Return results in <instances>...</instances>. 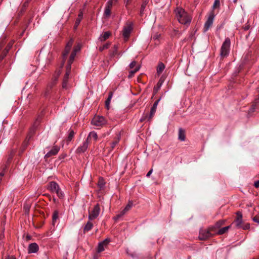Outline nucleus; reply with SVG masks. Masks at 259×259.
<instances>
[{
  "label": "nucleus",
  "mask_w": 259,
  "mask_h": 259,
  "mask_svg": "<svg viewBox=\"0 0 259 259\" xmlns=\"http://www.w3.org/2000/svg\"><path fill=\"white\" fill-rule=\"evenodd\" d=\"M230 44V39L229 37L226 38L221 47L220 52V55L221 58H224L229 55Z\"/></svg>",
  "instance_id": "obj_5"
},
{
  "label": "nucleus",
  "mask_w": 259,
  "mask_h": 259,
  "mask_svg": "<svg viewBox=\"0 0 259 259\" xmlns=\"http://www.w3.org/2000/svg\"><path fill=\"white\" fill-rule=\"evenodd\" d=\"M176 17L182 24L188 26L192 21V17L184 9L181 8H177L175 10Z\"/></svg>",
  "instance_id": "obj_1"
},
{
  "label": "nucleus",
  "mask_w": 259,
  "mask_h": 259,
  "mask_svg": "<svg viewBox=\"0 0 259 259\" xmlns=\"http://www.w3.org/2000/svg\"><path fill=\"white\" fill-rule=\"evenodd\" d=\"M136 64H137V62L135 61H132L130 65H129V67L131 69H133L134 67L136 66Z\"/></svg>",
  "instance_id": "obj_47"
},
{
  "label": "nucleus",
  "mask_w": 259,
  "mask_h": 259,
  "mask_svg": "<svg viewBox=\"0 0 259 259\" xmlns=\"http://www.w3.org/2000/svg\"><path fill=\"white\" fill-rule=\"evenodd\" d=\"M110 45H111L110 42H107V43L104 44V45H103L102 46L100 47L99 48V50L100 52H102L104 50L108 49L109 48V47L110 46Z\"/></svg>",
  "instance_id": "obj_41"
},
{
  "label": "nucleus",
  "mask_w": 259,
  "mask_h": 259,
  "mask_svg": "<svg viewBox=\"0 0 259 259\" xmlns=\"http://www.w3.org/2000/svg\"><path fill=\"white\" fill-rule=\"evenodd\" d=\"M60 150V147L58 146H54L52 149L49 151L47 154H46L45 157L49 158L52 156L56 155L58 154V152Z\"/></svg>",
  "instance_id": "obj_16"
},
{
  "label": "nucleus",
  "mask_w": 259,
  "mask_h": 259,
  "mask_svg": "<svg viewBox=\"0 0 259 259\" xmlns=\"http://www.w3.org/2000/svg\"><path fill=\"white\" fill-rule=\"evenodd\" d=\"M133 30V23L132 22H127L125 26H124L122 30V35L125 39H128L130 36L131 31Z\"/></svg>",
  "instance_id": "obj_11"
},
{
  "label": "nucleus",
  "mask_w": 259,
  "mask_h": 259,
  "mask_svg": "<svg viewBox=\"0 0 259 259\" xmlns=\"http://www.w3.org/2000/svg\"><path fill=\"white\" fill-rule=\"evenodd\" d=\"M225 222H226L225 220H219L214 224V225L215 226V228H218V230H219L220 229V228L223 225H224Z\"/></svg>",
  "instance_id": "obj_37"
},
{
  "label": "nucleus",
  "mask_w": 259,
  "mask_h": 259,
  "mask_svg": "<svg viewBox=\"0 0 259 259\" xmlns=\"http://www.w3.org/2000/svg\"><path fill=\"white\" fill-rule=\"evenodd\" d=\"M75 56H76V55H75L74 53H71L70 55L69 59L68 61V62L70 64H72L73 63V62L74 61V58Z\"/></svg>",
  "instance_id": "obj_44"
},
{
  "label": "nucleus",
  "mask_w": 259,
  "mask_h": 259,
  "mask_svg": "<svg viewBox=\"0 0 259 259\" xmlns=\"http://www.w3.org/2000/svg\"><path fill=\"white\" fill-rule=\"evenodd\" d=\"M160 34H158V33H156L153 35L152 38L154 40L158 41V39H159V38L160 37Z\"/></svg>",
  "instance_id": "obj_48"
},
{
  "label": "nucleus",
  "mask_w": 259,
  "mask_h": 259,
  "mask_svg": "<svg viewBox=\"0 0 259 259\" xmlns=\"http://www.w3.org/2000/svg\"><path fill=\"white\" fill-rule=\"evenodd\" d=\"M58 218V210H56L53 212V215H52V223L54 225L56 223L57 220Z\"/></svg>",
  "instance_id": "obj_39"
},
{
  "label": "nucleus",
  "mask_w": 259,
  "mask_h": 259,
  "mask_svg": "<svg viewBox=\"0 0 259 259\" xmlns=\"http://www.w3.org/2000/svg\"><path fill=\"white\" fill-rule=\"evenodd\" d=\"M89 142L86 140L83 142L82 144L79 146L76 150L77 154H81L84 153L88 149Z\"/></svg>",
  "instance_id": "obj_17"
},
{
  "label": "nucleus",
  "mask_w": 259,
  "mask_h": 259,
  "mask_svg": "<svg viewBox=\"0 0 259 259\" xmlns=\"http://www.w3.org/2000/svg\"><path fill=\"white\" fill-rule=\"evenodd\" d=\"M71 64L68 62L67 65L66 67V73H70Z\"/></svg>",
  "instance_id": "obj_46"
},
{
  "label": "nucleus",
  "mask_w": 259,
  "mask_h": 259,
  "mask_svg": "<svg viewBox=\"0 0 259 259\" xmlns=\"http://www.w3.org/2000/svg\"><path fill=\"white\" fill-rule=\"evenodd\" d=\"M111 35V33L110 31H106L102 34L99 38V39L103 42L106 40Z\"/></svg>",
  "instance_id": "obj_23"
},
{
  "label": "nucleus",
  "mask_w": 259,
  "mask_h": 259,
  "mask_svg": "<svg viewBox=\"0 0 259 259\" xmlns=\"http://www.w3.org/2000/svg\"><path fill=\"white\" fill-rule=\"evenodd\" d=\"M9 51V49H5L0 56V61H2L6 56L7 53Z\"/></svg>",
  "instance_id": "obj_43"
},
{
  "label": "nucleus",
  "mask_w": 259,
  "mask_h": 259,
  "mask_svg": "<svg viewBox=\"0 0 259 259\" xmlns=\"http://www.w3.org/2000/svg\"><path fill=\"white\" fill-rule=\"evenodd\" d=\"M120 133L121 132H119L116 134V137L114 138L113 141L111 143V144H110L111 146L110 148V149L109 150L110 152L111 151H112L114 149V148L117 146V145L118 144L119 142L120 141V139H121V133Z\"/></svg>",
  "instance_id": "obj_14"
},
{
  "label": "nucleus",
  "mask_w": 259,
  "mask_h": 259,
  "mask_svg": "<svg viewBox=\"0 0 259 259\" xmlns=\"http://www.w3.org/2000/svg\"><path fill=\"white\" fill-rule=\"evenodd\" d=\"M163 83V81L160 79L159 80L158 82L157 83L156 85L154 86L153 90V96L155 95L160 88H161L162 84Z\"/></svg>",
  "instance_id": "obj_25"
},
{
  "label": "nucleus",
  "mask_w": 259,
  "mask_h": 259,
  "mask_svg": "<svg viewBox=\"0 0 259 259\" xmlns=\"http://www.w3.org/2000/svg\"><path fill=\"white\" fill-rule=\"evenodd\" d=\"M215 17V14L213 10L210 11L209 14V16L205 22L204 25V32H206L212 26L213 21Z\"/></svg>",
  "instance_id": "obj_7"
},
{
  "label": "nucleus",
  "mask_w": 259,
  "mask_h": 259,
  "mask_svg": "<svg viewBox=\"0 0 259 259\" xmlns=\"http://www.w3.org/2000/svg\"><path fill=\"white\" fill-rule=\"evenodd\" d=\"M250 26L249 25H246L244 27H243V29L244 30H247L249 29Z\"/></svg>",
  "instance_id": "obj_57"
},
{
  "label": "nucleus",
  "mask_w": 259,
  "mask_h": 259,
  "mask_svg": "<svg viewBox=\"0 0 259 259\" xmlns=\"http://www.w3.org/2000/svg\"><path fill=\"white\" fill-rule=\"evenodd\" d=\"M133 205L132 201H128V204L126 205L125 207L122 210L123 213H125L127 211L131 209Z\"/></svg>",
  "instance_id": "obj_38"
},
{
  "label": "nucleus",
  "mask_w": 259,
  "mask_h": 259,
  "mask_svg": "<svg viewBox=\"0 0 259 259\" xmlns=\"http://www.w3.org/2000/svg\"><path fill=\"white\" fill-rule=\"evenodd\" d=\"M152 171H153V169H152V168H151V169H150V170L148 172V173H147V175H146V176H147V177H149L151 175V174H152Z\"/></svg>",
  "instance_id": "obj_55"
},
{
  "label": "nucleus",
  "mask_w": 259,
  "mask_h": 259,
  "mask_svg": "<svg viewBox=\"0 0 259 259\" xmlns=\"http://www.w3.org/2000/svg\"><path fill=\"white\" fill-rule=\"evenodd\" d=\"M258 103H259V99L257 98H255L253 102H252L251 107L250 108V109L248 110V114H251L255 111Z\"/></svg>",
  "instance_id": "obj_20"
},
{
  "label": "nucleus",
  "mask_w": 259,
  "mask_h": 259,
  "mask_svg": "<svg viewBox=\"0 0 259 259\" xmlns=\"http://www.w3.org/2000/svg\"><path fill=\"white\" fill-rule=\"evenodd\" d=\"M82 18H83V12L82 11H80L78 15L77 18L75 20V24L74 26V29H76V28L78 27V26L80 24V21H81Z\"/></svg>",
  "instance_id": "obj_28"
},
{
  "label": "nucleus",
  "mask_w": 259,
  "mask_h": 259,
  "mask_svg": "<svg viewBox=\"0 0 259 259\" xmlns=\"http://www.w3.org/2000/svg\"><path fill=\"white\" fill-rule=\"evenodd\" d=\"M100 211L101 209L100 204L97 203L94 206L93 209L89 212L88 217L89 220L92 221L97 219L99 215Z\"/></svg>",
  "instance_id": "obj_6"
},
{
  "label": "nucleus",
  "mask_w": 259,
  "mask_h": 259,
  "mask_svg": "<svg viewBox=\"0 0 259 259\" xmlns=\"http://www.w3.org/2000/svg\"><path fill=\"white\" fill-rule=\"evenodd\" d=\"M11 47V45L9 44L5 49H9V50H10Z\"/></svg>",
  "instance_id": "obj_61"
},
{
  "label": "nucleus",
  "mask_w": 259,
  "mask_h": 259,
  "mask_svg": "<svg viewBox=\"0 0 259 259\" xmlns=\"http://www.w3.org/2000/svg\"><path fill=\"white\" fill-rule=\"evenodd\" d=\"M164 68H165L164 64L162 62L159 63L158 64V65L157 67V69H156L157 74H161L162 73V72L163 71V70L164 69Z\"/></svg>",
  "instance_id": "obj_34"
},
{
  "label": "nucleus",
  "mask_w": 259,
  "mask_h": 259,
  "mask_svg": "<svg viewBox=\"0 0 259 259\" xmlns=\"http://www.w3.org/2000/svg\"><path fill=\"white\" fill-rule=\"evenodd\" d=\"M14 155V153L13 152H11V154L9 155V157L7 161V164L4 165L2 167V171H0V177H3L5 175V171L8 168V165L10 164L11 161L12 160L13 157Z\"/></svg>",
  "instance_id": "obj_15"
},
{
  "label": "nucleus",
  "mask_w": 259,
  "mask_h": 259,
  "mask_svg": "<svg viewBox=\"0 0 259 259\" xmlns=\"http://www.w3.org/2000/svg\"><path fill=\"white\" fill-rule=\"evenodd\" d=\"M39 249L38 245L36 243L30 244L28 247V253H36Z\"/></svg>",
  "instance_id": "obj_18"
},
{
  "label": "nucleus",
  "mask_w": 259,
  "mask_h": 259,
  "mask_svg": "<svg viewBox=\"0 0 259 259\" xmlns=\"http://www.w3.org/2000/svg\"><path fill=\"white\" fill-rule=\"evenodd\" d=\"M31 236L29 235H27L26 237V241H29L31 239Z\"/></svg>",
  "instance_id": "obj_59"
},
{
  "label": "nucleus",
  "mask_w": 259,
  "mask_h": 259,
  "mask_svg": "<svg viewBox=\"0 0 259 259\" xmlns=\"http://www.w3.org/2000/svg\"><path fill=\"white\" fill-rule=\"evenodd\" d=\"M254 186L255 188H258L259 187V180L254 182Z\"/></svg>",
  "instance_id": "obj_53"
},
{
  "label": "nucleus",
  "mask_w": 259,
  "mask_h": 259,
  "mask_svg": "<svg viewBox=\"0 0 259 259\" xmlns=\"http://www.w3.org/2000/svg\"><path fill=\"white\" fill-rule=\"evenodd\" d=\"M113 5L110 2H107L105 8L104 16L106 17H109L111 13V9Z\"/></svg>",
  "instance_id": "obj_19"
},
{
  "label": "nucleus",
  "mask_w": 259,
  "mask_h": 259,
  "mask_svg": "<svg viewBox=\"0 0 259 259\" xmlns=\"http://www.w3.org/2000/svg\"><path fill=\"white\" fill-rule=\"evenodd\" d=\"M231 226L232 225H230L228 226L220 228L215 234L217 235H223L225 234L228 231V229L231 227Z\"/></svg>",
  "instance_id": "obj_30"
},
{
  "label": "nucleus",
  "mask_w": 259,
  "mask_h": 259,
  "mask_svg": "<svg viewBox=\"0 0 259 259\" xmlns=\"http://www.w3.org/2000/svg\"><path fill=\"white\" fill-rule=\"evenodd\" d=\"M113 93L111 91L109 93L108 97L105 101V106L107 109H109L110 103L111 102V100L113 97Z\"/></svg>",
  "instance_id": "obj_32"
},
{
  "label": "nucleus",
  "mask_w": 259,
  "mask_h": 259,
  "mask_svg": "<svg viewBox=\"0 0 259 259\" xmlns=\"http://www.w3.org/2000/svg\"><path fill=\"white\" fill-rule=\"evenodd\" d=\"M70 73H65L62 81V88L67 89V82L69 78Z\"/></svg>",
  "instance_id": "obj_26"
},
{
  "label": "nucleus",
  "mask_w": 259,
  "mask_h": 259,
  "mask_svg": "<svg viewBox=\"0 0 259 259\" xmlns=\"http://www.w3.org/2000/svg\"><path fill=\"white\" fill-rule=\"evenodd\" d=\"M80 49L81 45L79 44H78L73 48V50L71 53H74L75 55H76L77 52L79 51L80 50Z\"/></svg>",
  "instance_id": "obj_42"
},
{
  "label": "nucleus",
  "mask_w": 259,
  "mask_h": 259,
  "mask_svg": "<svg viewBox=\"0 0 259 259\" xmlns=\"http://www.w3.org/2000/svg\"><path fill=\"white\" fill-rule=\"evenodd\" d=\"M5 259H16V258L13 255H8Z\"/></svg>",
  "instance_id": "obj_52"
},
{
  "label": "nucleus",
  "mask_w": 259,
  "mask_h": 259,
  "mask_svg": "<svg viewBox=\"0 0 259 259\" xmlns=\"http://www.w3.org/2000/svg\"><path fill=\"white\" fill-rule=\"evenodd\" d=\"M29 2L26 0V1L24 3L23 7L24 8V10L28 6Z\"/></svg>",
  "instance_id": "obj_51"
},
{
  "label": "nucleus",
  "mask_w": 259,
  "mask_h": 259,
  "mask_svg": "<svg viewBox=\"0 0 259 259\" xmlns=\"http://www.w3.org/2000/svg\"><path fill=\"white\" fill-rule=\"evenodd\" d=\"M118 49V46L115 45L113 49L109 51V55L111 58L113 57L115 55L117 54Z\"/></svg>",
  "instance_id": "obj_31"
},
{
  "label": "nucleus",
  "mask_w": 259,
  "mask_h": 259,
  "mask_svg": "<svg viewBox=\"0 0 259 259\" xmlns=\"http://www.w3.org/2000/svg\"><path fill=\"white\" fill-rule=\"evenodd\" d=\"M236 2H237V0H234V3H236Z\"/></svg>",
  "instance_id": "obj_64"
},
{
  "label": "nucleus",
  "mask_w": 259,
  "mask_h": 259,
  "mask_svg": "<svg viewBox=\"0 0 259 259\" xmlns=\"http://www.w3.org/2000/svg\"><path fill=\"white\" fill-rule=\"evenodd\" d=\"M149 0H142V4L140 8V15L141 17L143 16L146 6L148 4Z\"/></svg>",
  "instance_id": "obj_22"
},
{
  "label": "nucleus",
  "mask_w": 259,
  "mask_h": 259,
  "mask_svg": "<svg viewBox=\"0 0 259 259\" xmlns=\"http://www.w3.org/2000/svg\"><path fill=\"white\" fill-rule=\"evenodd\" d=\"M48 189L52 193H55L59 198L62 199L64 197L63 193L56 182L52 181L50 182L48 185Z\"/></svg>",
  "instance_id": "obj_3"
},
{
  "label": "nucleus",
  "mask_w": 259,
  "mask_h": 259,
  "mask_svg": "<svg viewBox=\"0 0 259 259\" xmlns=\"http://www.w3.org/2000/svg\"><path fill=\"white\" fill-rule=\"evenodd\" d=\"M41 120V117L38 116L37 118L36 119L35 121L34 122V124L32 127L30 128L29 133L26 137V140L28 141L31 139V138L34 135L36 131V128L39 124Z\"/></svg>",
  "instance_id": "obj_8"
},
{
  "label": "nucleus",
  "mask_w": 259,
  "mask_h": 259,
  "mask_svg": "<svg viewBox=\"0 0 259 259\" xmlns=\"http://www.w3.org/2000/svg\"><path fill=\"white\" fill-rule=\"evenodd\" d=\"M106 182L103 177H100L98 182V186L100 189H103L105 185Z\"/></svg>",
  "instance_id": "obj_35"
},
{
  "label": "nucleus",
  "mask_w": 259,
  "mask_h": 259,
  "mask_svg": "<svg viewBox=\"0 0 259 259\" xmlns=\"http://www.w3.org/2000/svg\"><path fill=\"white\" fill-rule=\"evenodd\" d=\"M110 240L109 238H106L103 241L99 243L97 247V252L100 253L105 250L104 247L106 246L110 242Z\"/></svg>",
  "instance_id": "obj_13"
},
{
  "label": "nucleus",
  "mask_w": 259,
  "mask_h": 259,
  "mask_svg": "<svg viewBox=\"0 0 259 259\" xmlns=\"http://www.w3.org/2000/svg\"><path fill=\"white\" fill-rule=\"evenodd\" d=\"M220 5V0H215L213 5V9H214L217 8H219Z\"/></svg>",
  "instance_id": "obj_45"
},
{
  "label": "nucleus",
  "mask_w": 259,
  "mask_h": 259,
  "mask_svg": "<svg viewBox=\"0 0 259 259\" xmlns=\"http://www.w3.org/2000/svg\"><path fill=\"white\" fill-rule=\"evenodd\" d=\"M106 123V120L102 116H96L92 120V124L95 126H101Z\"/></svg>",
  "instance_id": "obj_10"
},
{
  "label": "nucleus",
  "mask_w": 259,
  "mask_h": 259,
  "mask_svg": "<svg viewBox=\"0 0 259 259\" xmlns=\"http://www.w3.org/2000/svg\"><path fill=\"white\" fill-rule=\"evenodd\" d=\"M140 68V66L139 65H138V66H136V68L134 70H131L129 72L128 77L130 78L133 77L134 76L135 73H136L137 71H138L139 70Z\"/></svg>",
  "instance_id": "obj_36"
},
{
  "label": "nucleus",
  "mask_w": 259,
  "mask_h": 259,
  "mask_svg": "<svg viewBox=\"0 0 259 259\" xmlns=\"http://www.w3.org/2000/svg\"><path fill=\"white\" fill-rule=\"evenodd\" d=\"M56 83L55 81H52L50 83L48 84L46 92L45 93V96L47 97L50 94V91L55 85Z\"/></svg>",
  "instance_id": "obj_29"
},
{
  "label": "nucleus",
  "mask_w": 259,
  "mask_h": 259,
  "mask_svg": "<svg viewBox=\"0 0 259 259\" xmlns=\"http://www.w3.org/2000/svg\"><path fill=\"white\" fill-rule=\"evenodd\" d=\"M53 201H54V202H56V199L55 198H53Z\"/></svg>",
  "instance_id": "obj_63"
},
{
  "label": "nucleus",
  "mask_w": 259,
  "mask_h": 259,
  "mask_svg": "<svg viewBox=\"0 0 259 259\" xmlns=\"http://www.w3.org/2000/svg\"><path fill=\"white\" fill-rule=\"evenodd\" d=\"M160 100L161 97H160L158 99H157L156 101L154 102L152 107L150 109L149 114H148V113L144 114L140 120L141 122H143L146 120L150 121L152 118L153 116H154L156 112L158 104Z\"/></svg>",
  "instance_id": "obj_4"
},
{
  "label": "nucleus",
  "mask_w": 259,
  "mask_h": 259,
  "mask_svg": "<svg viewBox=\"0 0 259 259\" xmlns=\"http://www.w3.org/2000/svg\"><path fill=\"white\" fill-rule=\"evenodd\" d=\"M208 230H209V231H210V232H211L212 234H213V236L215 235L216 233L218 232V229L215 228V225H213V226H211L210 227H209L208 228Z\"/></svg>",
  "instance_id": "obj_40"
},
{
  "label": "nucleus",
  "mask_w": 259,
  "mask_h": 259,
  "mask_svg": "<svg viewBox=\"0 0 259 259\" xmlns=\"http://www.w3.org/2000/svg\"><path fill=\"white\" fill-rule=\"evenodd\" d=\"M93 139L95 141H97L98 139V136L96 132L93 131L89 133L86 140L89 142V140H91Z\"/></svg>",
  "instance_id": "obj_24"
},
{
  "label": "nucleus",
  "mask_w": 259,
  "mask_h": 259,
  "mask_svg": "<svg viewBox=\"0 0 259 259\" xmlns=\"http://www.w3.org/2000/svg\"><path fill=\"white\" fill-rule=\"evenodd\" d=\"M25 209V212L26 213H28L29 211V208L28 207H24Z\"/></svg>",
  "instance_id": "obj_60"
},
{
  "label": "nucleus",
  "mask_w": 259,
  "mask_h": 259,
  "mask_svg": "<svg viewBox=\"0 0 259 259\" xmlns=\"http://www.w3.org/2000/svg\"><path fill=\"white\" fill-rule=\"evenodd\" d=\"M236 217L231 224L234 225L236 229H242L244 230H248L250 228L249 223L244 224L242 220V214L241 211H238L236 212Z\"/></svg>",
  "instance_id": "obj_2"
},
{
  "label": "nucleus",
  "mask_w": 259,
  "mask_h": 259,
  "mask_svg": "<svg viewBox=\"0 0 259 259\" xmlns=\"http://www.w3.org/2000/svg\"><path fill=\"white\" fill-rule=\"evenodd\" d=\"M124 213H123V212L121 211L120 213L118 214H117L116 217H115V219L117 220L121 217L122 215H123Z\"/></svg>",
  "instance_id": "obj_50"
},
{
  "label": "nucleus",
  "mask_w": 259,
  "mask_h": 259,
  "mask_svg": "<svg viewBox=\"0 0 259 259\" xmlns=\"http://www.w3.org/2000/svg\"><path fill=\"white\" fill-rule=\"evenodd\" d=\"M178 139L181 141H185L186 140V131L182 127L179 128Z\"/></svg>",
  "instance_id": "obj_21"
},
{
  "label": "nucleus",
  "mask_w": 259,
  "mask_h": 259,
  "mask_svg": "<svg viewBox=\"0 0 259 259\" xmlns=\"http://www.w3.org/2000/svg\"><path fill=\"white\" fill-rule=\"evenodd\" d=\"M93 227V224L90 220L88 221L83 227V233H85L91 230Z\"/></svg>",
  "instance_id": "obj_27"
},
{
  "label": "nucleus",
  "mask_w": 259,
  "mask_h": 259,
  "mask_svg": "<svg viewBox=\"0 0 259 259\" xmlns=\"http://www.w3.org/2000/svg\"><path fill=\"white\" fill-rule=\"evenodd\" d=\"M73 38H70L69 40L67 42V43L66 45V46L65 47L64 50L62 52V57L63 59V63L65 61V58L68 53H69L71 48L72 46V45L73 44Z\"/></svg>",
  "instance_id": "obj_12"
},
{
  "label": "nucleus",
  "mask_w": 259,
  "mask_h": 259,
  "mask_svg": "<svg viewBox=\"0 0 259 259\" xmlns=\"http://www.w3.org/2000/svg\"><path fill=\"white\" fill-rule=\"evenodd\" d=\"M118 0H109L107 2H110L111 4L113 5V3H116Z\"/></svg>",
  "instance_id": "obj_58"
},
{
  "label": "nucleus",
  "mask_w": 259,
  "mask_h": 259,
  "mask_svg": "<svg viewBox=\"0 0 259 259\" xmlns=\"http://www.w3.org/2000/svg\"><path fill=\"white\" fill-rule=\"evenodd\" d=\"M213 236V234L210 232L208 229H201L199 231L198 238L200 240H206Z\"/></svg>",
  "instance_id": "obj_9"
},
{
  "label": "nucleus",
  "mask_w": 259,
  "mask_h": 259,
  "mask_svg": "<svg viewBox=\"0 0 259 259\" xmlns=\"http://www.w3.org/2000/svg\"><path fill=\"white\" fill-rule=\"evenodd\" d=\"M98 255L97 254H95L94 256V259H98Z\"/></svg>",
  "instance_id": "obj_62"
},
{
  "label": "nucleus",
  "mask_w": 259,
  "mask_h": 259,
  "mask_svg": "<svg viewBox=\"0 0 259 259\" xmlns=\"http://www.w3.org/2000/svg\"><path fill=\"white\" fill-rule=\"evenodd\" d=\"M58 76H59V74H58L56 76H54L53 78V79H52V81H55V82L57 83V81L58 80Z\"/></svg>",
  "instance_id": "obj_54"
},
{
  "label": "nucleus",
  "mask_w": 259,
  "mask_h": 259,
  "mask_svg": "<svg viewBox=\"0 0 259 259\" xmlns=\"http://www.w3.org/2000/svg\"><path fill=\"white\" fill-rule=\"evenodd\" d=\"M253 221L254 222L259 224V215H256L255 217H254L253 218Z\"/></svg>",
  "instance_id": "obj_49"
},
{
  "label": "nucleus",
  "mask_w": 259,
  "mask_h": 259,
  "mask_svg": "<svg viewBox=\"0 0 259 259\" xmlns=\"http://www.w3.org/2000/svg\"><path fill=\"white\" fill-rule=\"evenodd\" d=\"M75 135V133L72 130H70L69 131L68 136L66 139V142L67 144H68L73 139Z\"/></svg>",
  "instance_id": "obj_33"
},
{
  "label": "nucleus",
  "mask_w": 259,
  "mask_h": 259,
  "mask_svg": "<svg viewBox=\"0 0 259 259\" xmlns=\"http://www.w3.org/2000/svg\"><path fill=\"white\" fill-rule=\"evenodd\" d=\"M130 2V0H124V3L125 4V7L127 8V6Z\"/></svg>",
  "instance_id": "obj_56"
}]
</instances>
